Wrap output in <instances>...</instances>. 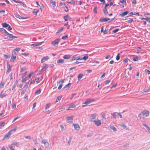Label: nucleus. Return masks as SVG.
Returning a JSON list of instances; mask_svg holds the SVG:
<instances>
[{
  "label": "nucleus",
  "instance_id": "f257e3e1",
  "mask_svg": "<svg viewBox=\"0 0 150 150\" xmlns=\"http://www.w3.org/2000/svg\"><path fill=\"white\" fill-rule=\"evenodd\" d=\"M114 19V18L112 19L107 18H101L99 20V21L100 22H108V23H110Z\"/></svg>",
  "mask_w": 150,
  "mask_h": 150
},
{
  "label": "nucleus",
  "instance_id": "f03ea898",
  "mask_svg": "<svg viewBox=\"0 0 150 150\" xmlns=\"http://www.w3.org/2000/svg\"><path fill=\"white\" fill-rule=\"evenodd\" d=\"M94 101V99H88L84 102V103H83L82 105V107H85L86 105Z\"/></svg>",
  "mask_w": 150,
  "mask_h": 150
},
{
  "label": "nucleus",
  "instance_id": "7ed1b4c3",
  "mask_svg": "<svg viewBox=\"0 0 150 150\" xmlns=\"http://www.w3.org/2000/svg\"><path fill=\"white\" fill-rule=\"evenodd\" d=\"M41 143L42 144H44V145L45 148H47L49 147V144L46 139H42V140Z\"/></svg>",
  "mask_w": 150,
  "mask_h": 150
},
{
  "label": "nucleus",
  "instance_id": "20e7f679",
  "mask_svg": "<svg viewBox=\"0 0 150 150\" xmlns=\"http://www.w3.org/2000/svg\"><path fill=\"white\" fill-rule=\"evenodd\" d=\"M97 115V114L96 113L92 114L91 115L90 117L91 120L90 121L91 122H93V121L95 120H94L95 119Z\"/></svg>",
  "mask_w": 150,
  "mask_h": 150
},
{
  "label": "nucleus",
  "instance_id": "39448f33",
  "mask_svg": "<svg viewBox=\"0 0 150 150\" xmlns=\"http://www.w3.org/2000/svg\"><path fill=\"white\" fill-rule=\"evenodd\" d=\"M60 41V39H57L55 40H54L52 42V44L54 46H55L57 45H58L59 42Z\"/></svg>",
  "mask_w": 150,
  "mask_h": 150
},
{
  "label": "nucleus",
  "instance_id": "423d86ee",
  "mask_svg": "<svg viewBox=\"0 0 150 150\" xmlns=\"http://www.w3.org/2000/svg\"><path fill=\"white\" fill-rule=\"evenodd\" d=\"M11 134V132L8 131V132L4 136L3 139L5 140V139H9Z\"/></svg>",
  "mask_w": 150,
  "mask_h": 150
},
{
  "label": "nucleus",
  "instance_id": "0eeeda50",
  "mask_svg": "<svg viewBox=\"0 0 150 150\" xmlns=\"http://www.w3.org/2000/svg\"><path fill=\"white\" fill-rule=\"evenodd\" d=\"M93 122L97 126H100L101 124V121L98 119H97L96 120L93 121Z\"/></svg>",
  "mask_w": 150,
  "mask_h": 150
},
{
  "label": "nucleus",
  "instance_id": "6e6552de",
  "mask_svg": "<svg viewBox=\"0 0 150 150\" xmlns=\"http://www.w3.org/2000/svg\"><path fill=\"white\" fill-rule=\"evenodd\" d=\"M10 36L7 37L6 38H5V39H8L9 40H12L13 39H14L15 38H17L18 37L13 36L11 34L10 35Z\"/></svg>",
  "mask_w": 150,
  "mask_h": 150
},
{
  "label": "nucleus",
  "instance_id": "1a4fd4ad",
  "mask_svg": "<svg viewBox=\"0 0 150 150\" xmlns=\"http://www.w3.org/2000/svg\"><path fill=\"white\" fill-rule=\"evenodd\" d=\"M67 121V123H71L73 120V117H66Z\"/></svg>",
  "mask_w": 150,
  "mask_h": 150
},
{
  "label": "nucleus",
  "instance_id": "9d476101",
  "mask_svg": "<svg viewBox=\"0 0 150 150\" xmlns=\"http://www.w3.org/2000/svg\"><path fill=\"white\" fill-rule=\"evenodd\" d=\"M143 117V118L149 115V113L148 111H143L142 112Z\"/></svg>",
  "mask_w": 150,
  "mask_h": 150
},
{
  "label": "nucleus",
  "instance_id": "9b49d317",
  "mask_svg": "<svg viewBox=\"0 0 150 150\" xmlns=\"http://www.w3.org/2000/svg\"><path fill=\"white\" fill-rule=\"evenodd\" d=\"M49 58L48 56H46L42 58L41 61V63H43L47 60Z\"/></svg>",
  "mask_w": 150,
  "mask_h": 150
},
{
  "label": "nucleus",
  "instance_id": "f8f14e48",
  "mask_svg": "<svg viewBox=\"0 0 150 150\" xmlns=\"http://www.w3.org/2000/svg\"><path fill=\"white\" fill-rule=\"evenodd\" d=\"M43 42H37L35 43H34V44H32L31 45V46H33L34 47L37 46L38 45H41Z\"/></svg>",
  "mask_w": 150,
  "mask_h": 150
},
{
  "label": "nucleus",
  "instance_id": "ddd939ff",
  "mask_svg": "<svg viewBox=\"0 0 150 150\" xmlns=\"http://www.w3.org/2000/svg\"><path fill=\"white\" fill-rule=\"evenodd\" d=\"M71 83H69L67 84L63 88V89L64 90H67L68 89H69L71 85Z\"/></svg>",
  "mask_w": 150,
  "mask_h": 150
},
{
  "label": "nucleus",
  "instance_id": "4468645a",
  "mask_svg": "<svg viewBox=\"0 0 150 150\" xmlns=\"http://www.w3.org/2000/svg\"><path fill=\"white\" fill-rule=\"evenodd\" d=\"M15 17L17 18H18L20 19H24L27 18V17H22L20 16L18 14H15Z\"/></svg>",
  "mask_w": 150,
  "mask_h": 150
},
{
  "label": "nucleus",
  "instance_id": "2eb2a0df",
  "mask_svg": "<svg viewBox=\"0 0 150 150\" xmlns=\"http://www.w3.org/2000/svg\"><path fill=\"white\" fill-rule=\"evenodd\" d=\"M64 62V60L63 59H60L57 61V63L59 65H61Z\"/></svg>",
  "mask_w": 150,
  "mask_h": 150
},
{
  "label": "nucleus",
  "instance_id": "dca6fc26",
  "mask_svg": "<svg viewBox=\"0 0 150 150\" xmlns=\"http://www.w3.org/2000/svg\"><path fill=\"white\" fill-rule=\"evenodd\" d=\"M81 58L80 57H75L74 56H73L72 58V59L71 60V61H72L73 60H79L80 59H81Z\"/></svg>",
  "mask_w": 150,
  "mask_h": 150
},
{
  "label": "nucleus",
  "instance_id": "f3484780",
  "mask_svg": "<svg viewBox=\"0 0 150 150\" xmlns=\"http://www.w3.org/2000/svg\"><path fill=\"white\" fill-rule=\"evenodd\" d=\"M73 125L74 126V128L76 130H79V126L78 124H73Z\"/></svg>",
  "mask_w": 150,
  "mask_h": 150
},
{
  "label": "nucleus",
  "instance_id": "a211bd4d",
  "mask_svg": "<svg viewBox=\"0 0 150 150\" xmlns=\"http://www.w3.org/2000/svg\"><path fill=\"white\" fill-rule=\"evenodd\" d=\"M71 55L69 54H67L64 55L63 57V58L65 59H69L70 58Z\"/></svg>",
  "mask_w": 150,
  "mask_h": 150
},
{
  "label": "nucleus",
  "instance_id": "6ab92c4d",
  "mask_svg": "<svg viewBox=\"0 0 150 150\" xmlns=\"http://www.w3.org/2000/svg\"><path fill=\"white\" fill-rule=\"evenodd\" d=\"M76 106L75 105L73 104H71L69 105V108L67 109V110H69L71 109L70 108H75Z\"/></svg>",
  "mask_w": 150,
  "mask_h": 150
},
{
  "label": "nucleus",
  "instance_id": "aec40b11",
  "mask_svg": "<svg viewBox=\"0 0 150 150\" xmlns=\"http://www.w3.org/2000/svg\"><path fill=\"white\" fill-rule=\"evenodd\" d=\"M83 75L82 74H79L77 76L78 80V81H80L81 79L82 78Z\"/></svg>",
  "mask_w": 150,
  "mask_h": 150
},
{
  "label": "nucleus",
  "instance_id": "412c9836",
  "mask_svg": "<svg viewBox=\"0 0 150 150\" xmlns=\"http://www.w3.org/2000/svg\"><path fill=\"white\" fill-rule=\"evenodd\" d=\"M129 13L128 11H126L124 12H123L121 14H120V15L122 17H123L124 16L127 15V14Z\"/></svg>",
  "mask_w": 150,
  "mask_h": 150
},
{
  "label": "nucleus",
  "instance_id": "4be33fe9",
  "mask_svg": "<svg viewBox=\"0 0 150 150\" xmlns=\"http://www.w3.org/2000/svg\"><path fill=\"white\" fill-rule=\"evenodd\" d=\"M142 125L146 128L148 132H150V128L146 124L144 123H143Z\"/></svg>",
  "mask_w": 150,
  "mask_h": 150
},
{
  "label": "nucleus",
  "instance_id": "5701e85b",
  "mask_svg": "<svg viewBox=\"0 0 150 150\" xmlns=\"http://www.w3.org/2000/svg\"><path fill=\"white\" fill-rule=\"evenodd\" d=\"M47 65L46 64H43V66L42 67V69H44V70H46L47 68Z\"/></svg>",
  "mask_w": 150,
  "mask_h": 150
},
{
  "label": "nucleus",
  "instance_id": "b1692460",
  "mask_svg": "<svg viewBox=\"0 0 150 150\" xmlns=\"http://www.w3.org/2000/svg\"><path fill=\"white\" fill-rule=\"evenodd\" d=\"M104 13L105 15H107L108 13V12L107 11L106 8H104L103 9Z\"/></svg>",
  "mask_w": 150,
  "mask_h": 150
},
{
  "label": "nucleus",
  "instance_id": "393cba45",
  "mask_svg": "<svg viewBox=\"0 0 150 150\" xmlns=\"http://www.w3.org/2000/svg\"><path fill=\"white\" fill-rule=\"evenodd\" d=\"M5 123L4 122L0 123V129H1L5 125Z\"/></svg>",
  "mask_w": 150,
  "mask_h": 150
},
{
  "label": "nucleus",
  "instance_id": "a878e982",
  "mask_svg": "<svg viewBox=\"0 0 150 150\" xmlns=\"http://www.w3.org/2000/svg\"><path fill=\"white\" fill-rule=\"evenodd\" d=\"M1 25L3 27L7 28L8 24H7L6 23H2Z\"/></svg>",
  "mask_w": 150,
  "mask_h": 150
},
{
  "label": "nucleus",
  "instance_id": "bb28decb",
  "mask_svg": "<svg viewBox=\"0 0 150 150\" xmlns=\"http://www.w3.org/2000/svg\"><path fill=\"white\" fill-rule=\"evenodd\" d=\"M5 83L4 82H1L0 84V88H3L4 86Z\"/></svg>",
  "mask_w": 150,
  "mask_h": 150
},
{
  "label": "nucleus",
  "instance_id": "cd10ccee",
  "mask_svg": "<svg viewBox=\"0 0 150 150\" xmlns=\"http://www.w3.org/2000/svg\"><path fill=\"white\" fill-rule=\"evenodd\" d=\"M88 58V56L87 55H86L85 56H84L83 58H81V60L83 59L84 60H86Z\"/></svg>",
  "mask_w": 150,
  "mask_h": 150
},
{
  "label": "nucleus",
  "instance_id": "c85d7f7f",
  "mask_svg": "<svg viewBox=\"0 0 150 150\" xmlns=\"http://www.w3.org/2000/svg\"><path fill=\"white\" fill-rule=\"evenodd\" d=\"M69 18V16L68 15L64 16V18L65 21H67L68 19Z\"/></svg>",
  "mask_w": 150,
  "mask_h": 150
},
{
  "label": "nucleus",
  "instance_id": "c756f323",
  "mask_svg": "<svg viewBox=\"0 0 150 150\" xmlns=\"http://www.w3.org/2000/svg\"><path fill=\"white\" fill-rule=\"evenodd\" d=\"M62 98V96H60L57 97L55 101V102H57L58 101V100L60 101L61 100Z\"/></svg>",
  "mask_w": 150,
  "mask_h": 150
},
{
  "label": "nucleus",
  "instance_id": "7c9ffc66",
  "mask_svg": "<svg viewBox=\"0 0 150 150\" xmlns=\"http://www.w3.org/2000/svg\"><path fill=\"white\" fill-rule=\"evenodd\" d=\"M16 58V56H14L13 55L12 56V57H11L10 60L11 61H14L15 60Z\"/></svg>",
  "mask_w": 150,
  "mask_h": 150
},
{
  "label": "nucleus",
  "instance_id": "2f4dec72",
  "mask_svg": "<svg viewBox=\"0 0 150 150\" xmlns=\"http://www.w3.org/2000/svg\"><path fill=\"white\" fill-rule=\"evenodd\" d=\"M12 144L14 146H18L19 145V144L18 142H14L12 143Z\"/></svg>",
  "mask_w": 150,
  "mask_h": 150
},
{
  "label": "nucleus",
  "instance_id": "473e14b6",
  "mask_svg": "<svg viewBox=\"0 0 150 150\" xmlns=\"http://www.w3.org/2000/svg\"><path fill=\"white\" fill-rule=\"evenodd\" d=\"M20 50V48H16V49L13 50V52H14L15 53H16V51L18 52Z\"/></svg>",
  "mask_w": 150,
  "mask_h": 150
},
{
  "label": "nucleus",
  "instance_id": "72a5a7b5",
  "mask_svg": "<svg viewBox=\"0 0 150 150\" xmlns=\"http://www.w3.org/2000/svg\"><path fill=\"white\" fill-rule=\"evenodd\" d=\"M3 92V91L1 92V94H0V97L1 98H3L6 96V95L4 94H2Z\"/></svg>",
  "mask_w": 150,
  "mask_h": 150
},
{
  "label": "nucleus",
  "instance_id": "f704fd0d",
  "mask_svg": "<svg viewBox=\"0 0 150 150\" xmlns=\"http://www.w3.org/2000/svg\"><path fill=\"white\" fill-rule=\"evenodd\" d=\"M17 128V127H16L15 128L12 129L11 130H10L9 131V132H10L11 133V134H12V132L13 131H14V132L16 131Z\"/></svg>",
  "mask_w": 150,
  "mask_h": 150
},
{
  "label": "nucleus",
  "instance_id": "c9c22d12",
  "mask_svg": "<svg viewBox=\"0 0 150 150\" xmlns=\"http://www.w3.org/2000/svg\"><path fill=\"white\" fill-rule=\"evenodd\" d=\"M14 146L12 144L10 145L9 146V148L11 150H14L13 148V147Z\"/></svg>",
  "mask_w": 150,
  "mask_h": 150
},
{
  "label": "nucleus",
  "instance_id": "e433bc0d",
  "mask_svg": "<svg viewBox=\"0 0 150 150\" xmlns=\"http://www.w3.org/2000/svg\"><path fill=\"white\" fill-rule=\"evenodd\" d=\"M41 92V90L40 89H38V90L36 91L35 93V94H39Z\"/></svg>",
  "mask_w": 150,
  "mask_h": 150
},
{
  "label": "nucleus",
  "instance_id": "4c0bfd02",
  "mask_svg": "<svg viewBox=\"0 0 150 150\" xmlns=\"http://www.w3.org/2000/svg\"><path fill=\"white\" fill-rule=\"evenodd\" d=\"M150 91V89H144L143 92V93H144L146 92H148Z\"/></svg>",
  "mask_w": 150,
  "mask_h": 150
},
{
  "label": "nucleus",
  "instance_id": "58836bf2",
  "mask_svg": "<svg viewBox=\"0 0 150 150\" xmlns=\"http://www.w3.org/2000/svg\"><path fill=\"white\" fill-rule=\"evenodd\" d=\"M138 59L137 57H134L133 58V61H137Z\"/></svg>",
  "mask_w": 150,
  "mask_h": 150
},
{
  "label": "nucleus",
  "instance_id": "ea45409f",
  "mask_svg": "<svg viewBox=\"0 0 150 150\" xmlns=\"http://www.w3.org/2000/svg\"><path fill=\"white\" fill-rule=\"evenodd\" d=\"M51 4H52V6L54 7L56 6L55 3L54 1L53 2L52 1H50Z\"/></svg>",
  "mask_w": 150,
  "mask_h": 150
},
{
  "label": "nucleus",
  "instance_id": "a19ab883",
  "mask_svg": "<svg viewBox=\"0 0 150 150\" xmlns=\"http://www.w3.org/2000/svg\"><path fill=\"white\" fill-rule=\"evenodd\" d=\"M0 31L2 33H5L6 32V30L3 28H0Z\"/></svg>",
  "mask_w": 150,
  "mask_h": 150
},
{
  "label": "nucleus",
  "instance_id": "79ce46f5",
  "mask_svg": "<svg viewBox=\"0 0 150 150\" xmlns=\"http://www.w3.org/2000/svg\"><path fill=\"white\" fill-rule=\"evenodd\" d=\"M64 83V81L63 79H60L59 81V83L60 84H62Z\"/></svg>",
  "mask_w": 150,
  "mask_h": 150
},
{
  "label": "nucleus",
  "instance_id": "37998d69",
  "mask_svg": "<svg viewBox=\"0 0 150 150\" xmlns=\"http://www.w3.org/2000/svg\"><path fill=\"white\" fill-rule=\"evenodd\" d=\"M96 6H95L93 9V12L94 13H97L96 11Z\"/></svg>",
  "mask_w": 150,
  "mask_h": 150
},
{
  "label": "nucleus",
  "instance_id": "c03bdc74",
  "mask_svg": "<svg viewBox=\"0 0 150 150\" xmlns=\"http://www.w3.org/2000/svg\"><path fill=\"white\" fill-rule=\"evenodd\" d=\"M120 54L119 53H118L116 57V59L117 60H118L120 59Z\"/></svg>",
  "mask_w": 150,
  "mask_h": 150
},
{
  "label": "nucleus",
  "instance_id": "a18cd8bd",
  "mask_svg": "<svg viewBox=\"0 0 150 150\" xmlns=\"http://www.w3.org/2000/svg\"><path fill=\"white\" fill-rule=\"evenodd\" d=\"M25 92H28V90L27 89H25L24 90H23L21 92V94L23 95L24 94Z\"/></svg>",
  "mask_w": 150,
  "mask_h": 150
},
{
  "label": "nucleus",
  "instance_id": "49530a36",
  "mask_svg": "<svg viewBox=\"0 0 150 150\" xmlns=\"http://www.w3.org/2000/svg\"><path fill=\"white\" fill-rule=\"evenodd\" d=\"M10 55H4V57L6 59H7L9 58L10 57Z\"/></svg>",
  "mask_w": 150,
  "mask_h": 150
},
{
  "label": "nucleus",
  "instance_id": "de8ad7c7",
  "mask_svg": "<svg viewBox=\"0 0 150 150\" xmlns=\"http://www.w3.org/2000/svg\"><path fill=\"white\" fill-rule=\"evenodd\" d=\"M119 2L121 3L122 4H126V1L125 0H120L119 1Z\"/></svg>",
  "mask_w": 150,
  "mask_h": 150
},
{
  "label": "nucleus",
  "instance_id": "09e8293b",
  "mask_svg": "<svg viewBox=\"0 0 150 150\" xmlns=\"http://www.w3.org/2000/svg\"><path fill=\"white\" fill-rule=\"evenodd\" d=\"M119 30V29L118 28L116 29L115 30H113L112 31V32L114 33H115L117 32Z\"/></svg>",
  "mask_w": 150,
  "mask_h": 150
},
{
  "label": "nucleus",
  "instance_id": "8fccbe9b",
  "mask_svg": "<svg viewBox=\"0 0 150 150\" xmlns=\"http://www.w3.org/2000/svg\"><path fill=\"white\" fill-rule=\"evenodd\" d=\"M68 36L67 35H64L62 37V38L63 39H66L68 38Z\"/></svg>",
  "mask_w": 150,
  "mask_h": 150
},
{
  "label": "nucleus",
  "instance_id": "3c124183",
  "mask_svg": "<svg viewBox=\"0 0 150 150\" xmlns=\"http://www.w3.org/2000/svg\"><path fill=\"white\" fill-rule=\"evenodd\" d=\"M71 141V137H69V139L68 142L67 144L68 145H69L70 144V142Z\"/></svg>",
  "mask_w": 150,
  "mask_h": 150
},
{
  "label": "nucleus",
  "instance_id": "603ef678",
  "mask_svg": "<svg viewBox=\"0 0 150 150\" xmlns=\"http://www.w3.org/2000/svg\"><path fill=\"white\" fill-rule=\"evenodd\" d=\"M63 28H61L58 30L57 33H60L61 31H62V30H63Z\"/></svg>",
  "mask_w": 150,
  "mask_h": 150
},
{
  "label": "nucleus",
  "instance_id": "864d4df0",
  "mask_svg": "<svg viewBox=\"0 0 150 150\" xmlns=\"http://www.w3.org/2000/svg\"><path fill=\"white\" fill-rule=\"evenodd\" d=\"M64 25L65 26L67 27L68 29H69V25H68V22H67L66 23L64 24Z\"/></svg>",
  "mask_w": 150,
  "mask_h": 150
},
{
  "label": "nucleus",
  "instance_id": "5fc2aeb1",
  "mask_svg": "<svg viewBox=\"0 0 150 150\" xmlns=\"http://www.w3.org/2000/svg\"><path fill=\"white\" fill-rule=\"evenodd\" d=\"M50 105L49 104H46L45 106V109H47V108H49L50 107Z\"/></svg>",
  "mask_w": 150,
  "mask_h": 150
},
{
  "label": "nucleus",
  "instance_id": "6e6d98bb",
  "mask_svg": "<svg viewBox=\"0 0 150 150\" xmlns=\"http://www.w3.org/2000/svg\"><path fill=\"white\" fill-rule=\"evenodd\" d=\"M144 71L145 72L147 73V74H150V71L148 70V69H146Z\"/></svg>",
  "mask_w": 150,
  "mask_h": 150
},
{
  "label": "nucleus",
  "instance_id": "4d7b16f0",
  "mask_svg": "<svg viewBox=\"0 0 150 150\" xmlns=\"http://www.w3.org/2000/svg\"><path fill=\"white\" fill-rule=\"evenodd\" d=\"M34 74L33 72L30 73L28 75V77L29 78H30L31 76Z\"/></svg>",
  "mask_w": 150,
  "mask_h": 150
},
{
  "label": "nucleus",
  "instance_id": "13d9d810",
  "mask_svg": "<svg viewBox=\"0 0 150 150\" xmlns=\"http://www.w3.org/2000/svg\"><path fill=\"white\" fill-rule=\"evenodd\" d=\"M133 21H134V20L133 19H131L128 20L127 21L128 23H131L132 22H133Z\"/></svg>",
  "mask_w": 150,
  "mask_h": 150
},
{
  "label": "nucleus",
  "instance_id": "bf43d9fd",
  "mask_svg": "<svg viewBox=\"0 0 150 150\" xmlns=\"http://www.w3.org/2000/svg\"><path fill=\"white\" fill-rule=\"evenodd\" d=\"M62 86L63 85L62 84H60L58 87V89L59 90L60 89L62 88Z\"/></svg>",
  "mask_w": 150,
  "mask_h": 150
},
{
  "label": "nucleus",
  "instance_id": "052dcab7",
  "mask_svg": "<svg viewBox=\"0 0 150 150\" xmlns=\"http://www.w3.org/2000/svg\"><path fill=\"white\" fill-rule=\"evenodd\" d=\"M26 69V68H22L20 71L21 72H22L24 71Z\"/></svg>",
  "mask_w": 150,
  "mask_h": 150
},
{
  "label": "nucleus",
  "instance_id": "680f3d73",
  "mask_svg": "<svg viewBox=\"0 0 150 150\" xmlns=\"http://www.w3.org/2000/svg\"><path fill=\"white\" fill-rule=\"evenodd\" d=\"M112 115L113 116V117L115 119H116V115L115 113H114L113 114H112Z\"/></svg>",
  "mask_w": 150,
  "mask_h": 150
},
{
  "label": "nucleus",
  "instance_id": "e2e57ef3",
  "mask_svg": "<svg viewBox=\"0 0 150 150\" xmlns=\"http://www.w3.org/2000/svg\"><path fill=\"white\" fill-rule=\"evenodd\" d=\"M120 125L124 129H125L126 127V126L124 124H120Z\"/></svg>",
  "mask_w": 150,
  "mask_h": 150
},
{
  "label": "nucleus",
  "instance_id": "0e129e2a",
  "mask_svg": "<svg viewBox=\"0 0 150 150\" xmlns=\"http://www.w3.org/2000/svg\"><path fill=\"white\" fill-rule=\"evenodd\" d=\"M60 128H61V130L62 131H63V130H64V127H63V125H60Z\"/></svg>",
  "mask_w": 150,
  "mask_h": 150
},
{
  "label": "nucleus",
  "instance_id": "69168bd1",
  "mask_svg": "<svg viewBox=\"0 0 150 150\" xmlns=\"http://www.w3.org/2000/svg\"><path fill=\"white\" fill-rule=\"evenodd\" d=\"M137 1L136 0H134L132 2V4L133 5H134L136 4Z\"/></svg>",
  "mask_w": 150,
  "mask_h": 150
},
{
  "label": "nucleus",
  "instance_id": "338daca9",
  "mask_svg": "<svg viewBox=\"0 0 150 150\" xmlns=\"http://www.w3.org/2000/svg\"><path fill=\"white\" fill-rule=\"evenodd\" d=\"M12 108H16V104H13L12 105Z\"/></svg>",
  "mask_w": 150,
  "mask_h": 150
},
{
  "label": "nucleus",
  "instance_id": "774afa93",
  "mask_svg": "<svg viewBox=\"0 0 150 150\" xmlns=\"http://www.w3.org/2000/svg\"><path fill=\"white\" fill-rule=\"evenodd\" d=\"M110 80H106L105 82V84H108L110 82Z\"/></svg>",
  "mask_w": 150,
  "mask_h": 150
}]
</instances>
